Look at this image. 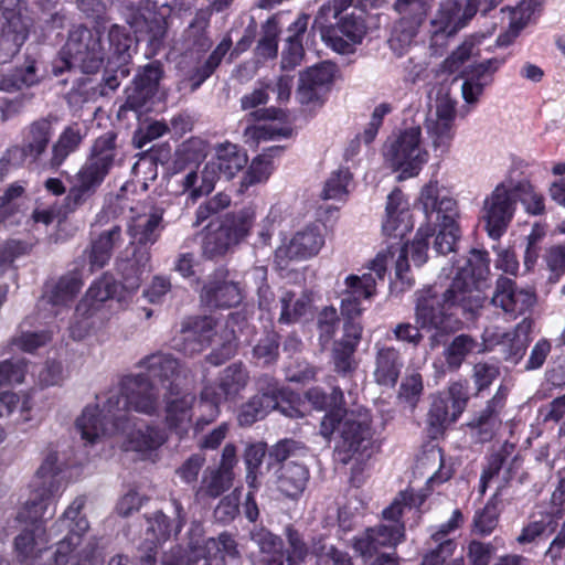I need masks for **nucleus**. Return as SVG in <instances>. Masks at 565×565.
<instances>
[{
    "instance_id": "nucleus-1",
    "label": "nucleus",
    "mask_w": 565,
    "mask_h": 565,
    "mask_svg": "<svg viewBox=\"0 0 565 565\" xmlns=\"http://www.w3.org/2000/svg\"><path fill=\"white\" fill-rule=\"evenodd\" d=\"M489 270V258L486 252L471 250V256L458 266V271L449 287L437 295L431 288L423 290L416 305V323L402 322L393 329L397 341L417 347L423 335L420 329L435 330L429 339L430 348L440 344V334L451 330V317L455 308L465 312H475L483 306L484 297L478 288V280Z\"/></svg>"
},
{
    "instance_id": "nucleus-2",
    "label": "nucleus",
    "mask_w": 565,
    "mask_h": 565,
    "mask_svg": "<svg viewBox=\"0 0 565 565\" xmlns=\"http://www.w3.org/2000/svg\"><path fill=\"white\" fill-rule=\"evenodd\" d=\"M159 393L143 374L125 376L119 388L106 393L100 409L98 403L84 407L75 424H124L131 412L154 415L159 409Z\"/></svg>"
},
{
    "instance_id": "nucleus-3",
    "label": "nucleus",
    "mask_w": 565,
    "mask_h": 565,
    "mask_svg": "<svg viewBox=\"0 0 565 565\" xmlns=\"http://www.w3.org/2000/svg\"><path fill=\"white\" fill-rule=\"evenodd\" d=\"M116 139V134L108 131L94 141L90 153L77 172L65 199L70 210H75L90 198L109 173L117 157Z\"/></svg>"
},
{
    "instance_id": "nucleus-4",
    "label": "nucleus",
    "mask_w": 565,
    "mask_h": 565,
    "mask_svg": "<svg viewBox=\"0 0 565 565\" xmlns=\"http://www.w3.org/2000/svg\"><path fill=\"white\" fill-rule=\"evenodd\" d=\"M116 139V134L108 131L94 141L90 153L77 172L65 199L70 210H75L90 198L109 173L117 157Z\"/></svg>"
},
{
    "instance_id": "nucleus-5",
    "label": "nucleus",
    "mask_w": 565,
    "mask_h": 565,
    "mask_svg": "<svg viewBox=\"0 0 565 565\" xmlns=\"http://www.w3.org/2000/svg\"><path fill=\"white\" fill-rule=\"evenodd\" d=\"M414 501L412 492L403 491L383 510L380 524L367 527L354 536L353 550L363 558L374 557L381 548H393L404 540L405 526L401 516L405 509H411Z\"/></svg>"
},
{
    "instance_id": "nucleus-6",
    "label": "nucleus",
    "mask_w": 565,
    "mask_h": 565,
    "mask_svg": "<svg viewBox=\"0 0 565 565\" xmlns=\"http://www.w3.org/2000/svg\"><path fill=\"white\" fill-rule=\"evenodd\" d=\"M162 217L156 213L138 216L129 225L128 232L140 246L134 247L132 258L119 256L117 267L122 276V286L129 292H136L141 285V276L149 266L151 255L147 244H154L160 235Z\"/></svg>"
},
{
    "instance_id": "nucleus-7",
    "label": "nucleus",
    "mask_w": 565,
    "mask_h": 565,
    "mask_svg": "<svg viewBox=\"0 0 565 565\" xmlns=\"http://www.w3.org/2000/svg\"><path fill=\"white\" fill-rule=\"evenodd\" d=\"M420 202L428 220L436 213L440 227L434 248L438 254L446 255L455 252L460 237L457 218L459 217L457 202L439 189L437 182H429L420 193Z\"/></svg>"
},
{
    "instance_id": "nucleus-8",
    "label": "nucleus",
    "mask_w": 565,
    "mask_h": 565,
    "mask_svg": "<svg viewBox=\"0 0 565 565\" xmlns=\"http://www.w3.org/2000/svg\"><path fill=\"white\" fill-rule=\"evenodd\" d=\"M60 472L61 467L57 465L56 454L47 455L36 471L39 488L18 514V520L22 525L45 526L46 521L54 515L55 508L52 507L51 499L62 487Z\"/></svg>"
},
{
    "instance_id": "nucleus-9",
    "label": "nucleus",
    "mask_w": 565,
    "mask_h": 565,
    "mask_svg": "<svg viewBox=\"0 0 565 565\" xmlns=\"http://www.w3.org/2000/svg\"><path fill=\"white\" fill-rule=\"evenodd\" d=\"M85 505L86 498L76 497L56 521L54 526L58 527V531L65 529L68 533L56 544L55 552L43 565H76L78 563L77 547L89 529L87 516L83 513Z\"/></svg>"
},
{
    "instance_id": "nucleus-10",
    "label": "nucleus",
    "mask_w": 565,
    "mask_h": 565,
    "mask_svg": "<svg viewBox=\"0 0 565 565\" xmlns=\"http://www.w3.org/2000/svg\"><path fill=\"white\" fill-rule=\"evenodd\" d=\"M388 253H379L370 263L369 271L363 275H349L344 280L345 288L341 291V313L348 319L359 317L363 309L362 299H371L376 294L377 280H384Z\"/></svg>"
},
{
    "instance_id": "nucleus-11",
    "label": "nucleus",
    "mask_w": 565,
    "mask_h": 565,
    "mask_svg": "<svg viewBox=\"0 0 565 565\" xmlns=\"http://www.w3.org/2000/svg\"><path fill=\"white\" fill-rule=\"evenodd\" d=\"M105 56L106 50L98 30H90L83 24L70 30L62 58L67 67L72 65V58L84 73H95L103 65Z\"/></svg>"
},
{
    "instance_id": "nucleus-12",
    "label": "nucleus",
    "mask_w": 565,
    "mask_h": 565,
    "mask_svg": "<svg viewBox=\"0 0 565 565\" xmlns=\"http://www.w3.org/2000/svg\"><path fill=\"white\" fill-rule=\"evenodd\" d=\"M434 0H395L394 11L398 14L388 44L397 55H404L417 36L419 29L433 7Z\"/></svg>"
},
{
    "instance_id": "nucleus-13",
    "label": "nucleus",
    "mask_w": 565,
    "mask_h": 565,
    "mask_svg": "<svg viewBox=\"0 0 565 565\" xmlns=\"http://www.w3.org/2000/svg\"><path fill=\"white\" fill-rule=\"evenodd\" d=\"M249 381V374L242 363H233L220 375L217 388L206 386L202 391L199 409L202 417L195 424H211L216 419L221 401L236 396Z\"/></svg>"
},
{
    "instance_id": "nucleus-14",
    "label": "nucleus",
    "mask_w": 565,
    "mask_h": 565,
    "mask_svg": "<svg viewBox=\"0 0 565 565\" xmlns=\"http://www.w3.org/2000/svg\"><path fill=\"white\" fill-rule=\"evenodd\" d=\"M147 533L151 537L147 539L148 543L140 548L141 565H154L157 545L168 540L172 534L177 535L181 532L186 523V513L182 503L171 498L166 511H157L151 518L147 519Z\"/></svg>"
},
{
    "instance_id": "nucleus-15",
    "label": "nucleus",
    "mask_w": 565,
    "mask_h": 565,
    "mask_svg": "<svg viewBox=\"0 0 565 565\" xmlns=\"http://www.w3.org/2000/svg\"><path fill=\"white\" fill-rule=\"evenodd\" d=\"M253 213L244 210L226 217L217 228H210L203 238V256L209 259L223 257L247 236L253 225Z\"/></svg>"
},
{
    "instance_id": "nucleus-16",
    "label": "nucleus",
    "mask_w": 565,
    "mask_h": 565,
    "mask_svg": "<svg viewBox=\"0 0 565 565\" xmlns=\"http://www.w3.org/2000/svg\"><path fill=\"white\" fill-rule=\"evenodd\" d=\"M321 435L334 440V450L342 463L371 457L374 441L370 426H322Z\"/></svg>"
},
{
    "instance_id": "nucleus-17",
    "label": "nucleus",
    "mask_w": 565,
    "mask_h": 565,
    "mask_svg": "<svg viewBox=\"0 0 565 565\" xmlns=\"http://www.w3.org/2000/svg\"><path fill=\"white\" fill-rule=\"evenodd\" d=\"M516 186L512 181L501 182L486 198L482 220L486 230L493 239H499L507 231L515 211Z\"/></svg>"
},
{
    "instance_id": "nucleus-18",
    "label": "nucleus",
    "mask_w": 565,
    "mask_h": 565,
    "mask_svg": "<svg viewBox=\"0 0 565 565\" xmlns=\"http://www.w3.org/2000/svg\"><path fill=\"white\" fill-rule=\"evenodd\" d=\"M420 127H411L399 134L386 153L392 167L402 170L405 178L414 177L427 161L428 153L422 147Z\"/></svg>"
},
{
    "instance_id": "nucleus-19",
    "label": "nucleus",
    "mask_w": 565,
    "mask_h": 565,
    "mask_svg": "<svg viewBox=\"0 0 565 565\" xmlns=\"http://www.w3.org/2000/svg\"><path fill=\"white\" fill-rule=\"evenodd\" d=\"M459 1L443 0L429 21V49L434 55H441L451 39L463 29L459 19Z\"/></svg>"
},
{
    "instance_id": "nucleus-20",
    "label": "nucleus",
    "mask_w": 565,
    "mask_h": 565,
    "mask_svg": "<svg viewBox=\"0 0 565 565\" xmlns=\"http://www.w3.org/2000/svg\"><path fill=\"white\" fill-rule=\"evenodd\" d=\"M535 301L533 289L521 288L514 280L502 275L497 279L491 303L511 318L524 315Z\"/></svg>"
},
{
    "instance_id": "nucleus-21",
    "label": "nucleus",
    "mask_w": 565,
    "mask_h": 565,
    "mask_svg": "<svg viewBox=\"0 0 565 565\" xmlns=\"http://www.w3.org/2000/svg\"><path fill=\"white\" fill-rule=\"evenodd\" d=\"M306 398L315 409L327 412L330 424H366L369 420L367 411L362 408L358 411L361 418L354 419L349 416L344 408V395L340 387H333L329 395L319 387H312L307 391Z\"/></svg>"
},
{
    "instance_id": "nucleus-22",
    "label": "nucleus",
    "mask_w": 565,
    "mask_h": 565,
    "mask_svg": "<svg viewBox=\"0 0 565 565\" xmlns=\"http://www.w3.org/2000/svg\"><path fill=\"white\" fill-rule=\"evenodd\" d=\"M201 299L212 308H230L238 305L243 296L239 285L228 279V271L218 269L203 286Z\"/></svg>"
},
{
    "instance_id": "nucleus-23",
    "label": "nucleus",
    "mask_w": 565,
    "mask_h": 565,
    "mask_svg": "<svg viewBox=\"0 0 565 565\" xmlns=\"http://www.w3.org/2000/svg\"><path fill=\"white\" fill-rule=\"evenodd\" d=\"M456 102L448 95H441L436 100V111L426 120V129L436 149L445 150L454 137V120Z\"/></svg>"
},
{
    "instance_id": "nucleus-24",
    "label": "nucleus",
    "mask_w": 565,
    "mask_h": 565,
    "mask_svg": "<svg viewBox=\"0 0 565 565\" xmlns=\"http://www.w3.org/2000/svg\"><path fill=\"white\" fill-rule=\"evenodd\" d=\"M122 17L136 33L150 34L151 40H159L166 34V19L154 11V4L149 0L140 1L138 6H125Z\"/></svg>"
},
{
    "instance_id": "nucleus-25",
    "label": "nucleus",
    "mask_w": 565,
    "mask_h": 565,
    "mask_svg": "<svg viewBox=\"0 0 565 565\" xmlns=\"http://www.w3.org/2000/svg\"><path fill=\"white\" fill-rule=\"evenodd\" d=\"M213 320L209 317L188 318L182 321L180 335L174 338V348L192 355L203 351L214 335Z\"/></svg>"
},
{
    "instance_id": "nucleus-26",
    "label": "nucleus",
    "mask_w": 565,
    "mask_h": 565,
    "mask_svg": "<svg viewBox=\"0 0 565 565\" xmlns=\"http://www.w3.org/2000/svg\"><path fill=\"white\" fill-rule=\"evenodd\" d=\"M273 411H278L290 419H297L305 416L306 405L305 403H298V406H296L288 402V406H285L279 404L273 395H256L242 407L239 424H253L263 420Z\"/></svg>"
},
{
    "instance_id": "nucleus-27",
    "label": "nucleus",
    "mask_w": 565,
    "mask_h": 565,
    "mask_svg": "<svg viewBox=\"0 0 565 565\" xmlns=\"http://www.w3.org/2000/svg\"><path fill=\"white\" fill-rule=\"evenodd\" d=\"M50 541L46 527L42 525H22L14 539V552L22 565H43L40 562Z\"/></svg>"
},
{
    "instance_id": "nucleus-28",
    "label": "nucleus",
    "mask_w": 565,
    "mask_h": 565,
    "mask_svg": "<svg viewBox=\"0 0 565 565\" xmlns=\"http://www.w3.org/2000/svg\"><path fill=\"white\" fill-rule=\"evenodd\" d=\"M324 244V236L318 226H309L294 235L287 245L276 249L275 257L279 264L291 259L315 256Z\"/></svg>"
},
{
    "instance_id": "nucleus-29",
    "label": "nucleus",
    "mask_w": 565,
    "mask_h": 565,
    "mask_svg": "<svg viewBox=\"0 0 565 565\" xmlns=\"http://www.w3.org/2000/svg\"><path fill=\"white\" fill-rule=\"evenodd\" d=\"M503 57H493L471 66L465 72L461 86L462 97L468 104H477L487 86L493 82V74L504 64Z\"/></svg>"
},
{
    "instance_id": "nucleus-30",
    "label": "nucleus",
    "mask_w": 565,
    "mask_h": 565,
    "mask_svg": "<svg viewBox=\"0 0 565 565\" xmlns=\"http://www.w3.org/2000/svg\"><path fill=\"white\" fill-rule=\"evenodd\" d=\"M139 366L145 367L149 376L158 379L170 395L179 394L181 365L174 356L157 352L142 359Z\"/></svg>"
},
{
    "instance_id": "nucleus-31",
    "label": "nucleus",
    "mask_w": 565,
    "mask_h": 565,
    "mask_svg": "<svg viewBox=\"0 0 565 565\" xmlns=\"http://www.w3.org/2000/svg\"><path fill=\"white\" fill-rule=\"evenodd\" d=\"M472 353H479V342L469 334H459L444 349L443 360L433 363L435 376L444 377L448 372H457L466 358Z\"/></svg>"
},
{
    "instance_id": "nucleus-32",
    "label": "nucleus",
    "mask_w": 565,
    "mask_h": 565,
    "mask_svg": "<svg viewBox=\"0 0 565 565\" xmlns=\"http://www.w3.org/2000/svg\"><path fill=\"white\" fill-rule=\"evenodd\" d=\"M333 75L334 65L329 62H322L302 72L296 94L299 103L307 105L318 102L321 90L332 83Z\"/></svg>"
},
{
    "instance_id": "nucleus-33",
    "label": "nucleus",
    "mask_w": 565,
    "mask_h": 565,
    "mask_svg": "<svg viewBox=\"0 0 565 565\" xmlns=\"http://www.w3.org/2000/svg\"><path fill=\"white\" fill-rule=\"evenodd\" d=\"M162 74L163 71L159 62L146 65L142 72L136 76L134 90L128 93L125 106L132 110L142 108L157 92Z\"/></svg>"
},
{
    "instance_id": "nucleus-34",
    "label": "nucleus",
    "mask_w": 565,
    "mask_h": 565,
    "mask_svg": "<svg viewBox=\"0 0 565 565\" xmlns=\"http://www.w3.org/2000/svg\"><path fill=\"white\" fill-rule=\"evenodd\" d=\"M309 480V470L303 460H289L277 469L276 486L285 497L298 498Z\"/></svg>"
},
{
    "instance_id": "nucleus-35",
    "label": "nucleus",
    "mask_w": 565,
    "mask_h": 565,
    "mask_svg": "<svg viewBox=\"0 0 565 565\" xmlns=\"http://www.w3.org/2000/svg\"><path fill=\"white\" fill-rule=\"evenodd\" d=\"M122 228L119 225H111L92 237L87 250L90 267L103 268L113 256V250L124 243Z\"/></svg>"
},
{
    "instance_id": "nucleus-36",
    "label": "nucleus",
    "mask_w": 565,
    "mask_h": 565,
    "mask_svg": "<svg viewBox=\"0 0 565 565\" xmlns=\"http://www.w3.org/2000/svg\"><path fill=\"white\" fill-rule=\"evenodd\" d=\"M375 349L374 381L379 385L393 387L404 365L401 353L394 347L376 344Z\"/></svg>"
},
{
    "instance_id": "nucleus-37",
    "label": "nucleus",
    "mask_w": 565,
    "mask_h": 565,
    "mask_svg": "<svg viewBox=\"0 0 565 565\" xmlns=\"http://www.w3.org/2000/svg\"><path fill=\"white\" fill-rule=\"evenodd\" d=\"M247 163V154L237 145L231 142L220 143L215 147V158L207 166L216 174L232 179Z\"/></svg>"
},
{
    "instance_id": "nucleus-38",
    "label": "nucleus",
    "mask_w": 565,
    "mask_h": 565,
    "mask_svg": "<svg viewBox=\"0 0 565 565\" xmlns=\"http://www.w3.org/2000/svg\"><path fill=\"white\" fill-rule=\"evenodd\" d=\"M7 23L0 35V63L9 62L26 40L28 32L20 15L13 12L4 13Z\"/></svg>"
},
{
    "instance_id": "nucleus-39",
    "label": "nucleus",
    "mask_w": 565,
    "mask_h": 565,
    "mask_svg": "<svg viewBox=\"0 0 565 565\" xmlns=\"http://www.w3.org/2000/svg\"><path fill=\"white\" fill-rule=\"evenodd\" d=\"M408 202L399 189L393 190L387 196L386 218L383 231L388 235L403 236L408 230Z\"/></svg>"
},
{
    "instance_id": "nucleus-40",
    "label": "nucleus",
    "mask_w": 565,
    "mask_h": 565,
    "mask_svg": "<svg viewBox=\"0 0 565 565\" xmlns=\"http://www.w3.org/2000/svg\"><path fill=\"white\" fill-rule=\"evenodd\" d=\"M108 41L109 50L116 58L117 72L125 78L130 74L128 64L135 51L134 39L124 26L113 24L108 31Z\"/></svg>"
},
{
    "instance_id": "nucleus-41",
    "label": "nucleus",
    "mask_w": 565,
    "mask_h": 565,
    "mask_svg": "<svg viewBox=\"0 0 565 565\" xmlns=\"http://www.w3.org/2000/svg\"><path fill=\"white\" fill-rule=\"evenodd\" d=\"M52 136V122L46 118H40L24 129L23 146L33 162H38L45 153Z\"/></svg>"
},
{
    "instance_id": "nucleus-42",
    "label": "nucleus",
    "mask_w": 565,
    "mask_h": 565,
    "mask_svg": "<svg viewBox=\"0 0 565 565\" xmlns=\"http://www.w3.org/2000/svg\"><path fill=\"white\" fill-rule=\"evenodd\" d=\"M83 138L84 135L77 124L67 126L53 143L46 166L51 169H58L66 158L78 149Z\"/></svg>"
},
{
    "instance_id": "nucleus-43",
    "label": "nucleus",
    "mask_w": 565,
    "mask_h": 565,
    "mask_svg": "<svg viewBox=\"0 0 565 565\" xmlns=\"http://www.w3.org/2000/svg\"><path fill=\"white\" fill-rule=\"evenodd\" d=\"M211 13L207 10H200L183 33V45L191 52H206L212 41L207 35V26Z\"/></svg>"
},
{
    "instance_id": "nucleus-44",
    "label": "nucleus",
    "mask_w": 565,
    "mask_h": 565,
    "mask_svg": "<svg viewBox=\"0 0 565 565\" xmlns=\"http://www.w3.org/2000/svg\"><path fill=\"white\" fill-rule=\"evenodd\" d=\"M250 540L263 554V565H285L280 537L262 527L250 532Z\"/></svg>"
},
{
    "instance_id": "nucleus-45",
    "label": "nucleus",
    "mask_w": 565,
    "mask_h": 565,
    "mask_svg": "<svg viewBox=\"0 0 565 565\" xmlns=\"http://www.w3.org/2000/svg\"><path fill=\"white\" fill-rule=\"evenodd\" d=\"M444 457L439 447L431 445L426 448L416 460V470L422 476L427 477L429 486L441 483L449 478L447 472H443Z\"/></svg>"
},
{
    "instance_id": "nucleus-46",
    "label": "nucleus",
    "mask_w": 565,
    "mask_h": 565,
    "mask_svg": "<svg viewBox=\"0 0 565 565\" xmlns=\"http://www.w3.org/2000/svg\"><path fill=\"white\" fill-rule=\"evenodd\" d=\"M216 174L210 169L207 163L202 170L190 171L182 179V186L189 193L188 200L193 203L201 196L211 193L217 181Z\"/></svg>"
},
{
    "instance_id": "nucleus-47",
    "label": "nucleus",
    "mask_w": 565,
    "mask_h": 565,
    "mask_svg": "<svg viewBox=\"0 0 565 565\" xmlns=\"http://www.w3.org/2000/svg\"><path fill=\"white\" fill-rule=\"evenodd\" d=\"M281 150L282 149L280 147H273L267 149L263 154L256 157L244 174L242 186L248 188L267 181L274 169L271 158L280 153Z\"/></svg>"
},
{
    "instance_id": "nucleus-48",
    "label": "nucleus",
    "mask_w": 565,
    "mask_h": 565,
    "mask_svg": "<svg viewBox=\"0 0 565 565\" xmlns=\"http://www.w3.org/2000/svg\"><path fill=\"white\" fill-rule=\"evenodd\" d=\"M280 303L279 322L295 323L310 311L311 300L307 295L297 296L292 291H284Z\"/></svg>"
},
{
    "instance_id": "nucleus-49",
    "label": "nucleus",
    "mask_w": 565,
    "mask_h": 565,
    "mask_svg": "<svg viewBox=\"0 0 565 565\" xmlns=\"http://www.w3.org/2000/svg\"><path fill=\"white\" fill-rule=\"evenodd\" d=\"M82 285V280L76 274L63 276L47 295L46 302L52 306H67L74 300Z\"/></svg>"
},
{
    "instance_id": "nucleus-50",
    "label": "nucleus",
    "mask_w": 565,
    "mask_h": 565,
    "mask_svg": "<svg viewBox=\"0 0 565 565\" xmlns=\"http://www.w3.org/2000/svg\"><path fill=\"white\" fill-rule=\"evenodd\" d=\"M233 478L234 475H230V472H224L217 468H207L204 471L198 494L217 498L232 487Z\"/></svg>"
},
{
    "instance_id": "nucleus-51",
    "label": "nucleus",
    "mask_w": 565,
    "mask_h": 565,
    "mask_svg": "<svg viewBox=\"0 0 565 565\" xmlns=\"http://www.w3.org/2000/svg\"><path fill=\"white\" fill-rule=\"evenodd\" d=\"M231 39H223L215 50L210 54L207 60L200 66H198L190 79L192 82V89H196L206 78H209L216 67L220 65L222 58L231 49Z\"/></svg>"
},
{
    "instance_id": "nucleus-52",
    "label": "nucleus",
    "mask_w": 565,
    "mask_h": 565,
    "mask_svg": "<svg viewBox=\"0 0 565 565\" xmlns=\"http://www.w3.org/2000/svg\"><path fill=\"white\" fill-rule=\"evenodd\" d=\"M312 554L316 556V565H353L348 552L326 544L322 537L313 542Z\"/></svg>"
},
{
    "instance_id": "nucleus-53",
    "label": "nucleus",
    "mask_w": 565,
    "mask_h": 565,
    "mask_svg": "<svg viewBox=\"0 0 565 565\" xmlns=\"http://www.w3.org/2000/svg\"><path fill=\"white\" fill-rule=\"evenodd\" d=\"M279 25L276 17L269 18L262 25V38L256 46V54L262 58H273L278 51Z\"/></svg>"
},
{
    "instance_id": "nucleus-54",
    "label": "nucleus",
    "mask_w": 565,
    "mask_h": 565,
    "mask_svg": "<svg viewBox=\"0 0 565 565\" xmlns=\"http://www.w3.org/2000/svg\"><path fill=\"white\" fill-rule=\"evenodd\" d=\"M34 63L29 64L25 68L15 70L9 74H0V90L13 93L22 87L32 86L38 82Z\"/></svg>"
},
{
    "instance_id": "nucleus-55",
    "label": "nucleus",
    "mask_w": 565,
    "mask_h": 565,
    "mask_svg": "<svg viewBox=\"0 0 565 565\" xmlns=\"http://www.w3.org/2000/svg\"><path fill=\"white\" fill-rule=\"evenodd\" d=\"M462 412H455L454 404L443 394L431 396L428 411V424H450L456 422Z\"/></svg>"
},
{
    "instance_id": "nucleus-56",
    "label": "nucleus",
    "mask_w": 565,
    "mask_h": 565,
    "mask_svg": "<svg viewBox=\"0 0 565 565\" xmlns=\"http://www.w3.org/2000/svg\"><path fill=\"white\" fill-rule=\"evenodd\" d=\"M194 396L191 394L171 395L167 401V419L169 424H182L191 420V407Z\"/></svg>"
},
{
    "instance_id": "nucleus-57",
    "label": "nucleus",
    "mask_w": 565,
    "mask_h": 565,
    "mask_svg": "<svg viewBox=\"0 0 565 565\" xmlns=\"http://www.w3.org/2000/svg\"><path fill=\"white\" fill-rule=\"evenodd\" d=\"M423 391V376L418 372H413L403 379L398 390V399L414 408L418 404Z\"/></svg>"
},
{
    "instance_id": "nucleus-58",
    "label": "nucleus",
    "mask_w": 565,
    "mask_h": 565,
    "mask_svg": "<svg viewBox=\"0 0 565 565\" xmlns=\"http://www.w3.org/2000/svg\"><path fill=\"white\" fill-rule=\"evenodd\" d=\"M164 438L156 431L154 426H142L135 433H131L127 449L143 451L159 447Z\"/></svg>"
},
{
    "instance_id": "nucleus-59",
    "label": "nucleus",
    "mask_w": 565,
    "mask_h": 565,
    "mask_svg": "<svg viewBox=\"0 0 565 565\" xmlns=\"http://www.w3.org/2000/svg\"><path fill=\"white\" fill-rule=\"evenodd\" d=\"M231 205V196L224 192H218L214 196L204 201L195 211L194 227L203 224L207 218L218 214Z\"/></svg>"
},
{
    "instance_id": "nucleus-60",
    "label": "nucleus",
    "mask_w": 565,
    "mask_h": 565,
    "mask_svg": "<svg viewBox=\"0 0 565 565\" xmlns=\"http://www.w3.org/2000/svg\"><path fill=\"white\" fill-rule=\"evenodd\" d=\"M356 348L342 341L334 342L332 350V359L334 369L343 375L351 374L355 371L358 363L354 359Z\"/></svg>"
},
{
    "instance_id": "nucleus-61",
    "label": "nucleus",
    "mask_w": 565,
    "mask_h": 565,
    "mask_svg": "<svg viewBox=\"0 0 565 565\" xmlns=\"http://www.w3.org/2000/svg\"><path fill=\"white\" fill-rule=\"evenodd\" d=\"M352 179V174L348 169H340L333 172L327 180L321 193L324 200H341L348 194V185Z\"/></svg>"
},
{
    "instance_id": "nucleus-62",
    "label": "nucleus",
    "mask_w": 565,
    "mask_h": 565,
    "mask_svg": "<svg viewBox=\"0 0 565 565\" xmlns=\"http://www.w3.org/2000/svg\"><path fill=\"white\" fill-rule=\"evenodd\" d=\"M455 548L456 543L452 540L440 542L438 546L424 556L422 565H465L461 557L448 562Z\"/></svg>"
},
{
    "instance_id": "nucleus-63",
    "label": "nucleus",
    "mask_w": 565,
    "mask_h": 565,
    "mask_svg": "<svg viewBox=\"0 0 565 565\" xmlns=\"http://www.w3.org/2000/svg\"><path fill=\"white\" fill-rule=\"evenodd\" d=\"M521 329L522 326L519 324L514 330L508 331L501 347L504 359L514 363L522 359L526 349V339L521 337Z\"/></svg>"
},
{
    "instance_id": "nucleus-64",
    "label": "nucleus",
    "mask_w": 565,
    "mask_h": 565,
    "mask_svg": "<svg viewBox=\"0 0 565 565\" xmlns=\"http://www.w3.org/2000/svg\"><path fill=\"white\" fill-rule=\"evenodd\" d=\"M285 534L288 542L287 565H299L308 555V546L302 535L292 526H287Z\"/></svg>"
}]
</instances>
